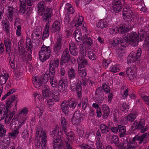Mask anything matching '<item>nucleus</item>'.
I'll return each mask as SVG.
<instances>
[{
    "instance_id": "nucleus-13",
    "label": "nucleus",
    "mask_w": 149,
    "mask_h": 149,
    "mask_svg": "<svg viewBox=\"0 0 149 149\" xmlns=\"http://www.w3.org/2000/svg\"><path fill=\"white\" fill-rule=\"evenodd\" d=\"M59 63V60L57 58L50 61L49 65V71L52 75H54L55 72V68L58 67Z\"/></svg>"
},
{
    "instance_id": "nucleus-23",
    "label": "nucleus",
    "mask_w": 149,
    "mask_h": 149,
    "mask_svg": "<svg viewBox=\"0 0 149 149\" xmlns=\"http://www.w3.org/2000/svg\"><path fill=\"white\" fill-rule=\"evenodd\" d=\"M61 123L63 130L66 134L68 131L69 127L68 123L64 117H62L61 119Z\"/></svg>"
},
{
    "instance_id": "nucleus-51",
    "label": "nucleus",
    "mask_w": 149,
    "mask_h": 149,
    "mask_svg": "<svg viewBox=\"0 0 149 149\" xmlns=\"http://www.w3.org/2000/svg\"><path fill=\"white\" fill-rule=\"evenodd\" d=\"M83 20V17L79 16L77 17V19L75 22V26L78 27L81 25Z\"/></svg>"
},
{
    "instance_id": "nucleus-32",
    "label": "nucleus",
    "mask_w": 149,
    "mask_h": 149,
    "mask_svg": "<svg viewBox=\"0 0 149 149\" xmlns=\"http://www.w3.org/2000/svg\"><path fill=\"white\" fill-rule=\"evenodd\" d=\"M108 23L104 19L100 20L97 24V27L101 29L104 28L108 26Z\"/></svg>"
},
{
    "instance_id": "nucleus-25",
    "label": "nucleus",
    "mask_w": 149,
    "mask_h": 149,
    "mask_svg": "<svg viewBox=\"0 0 149 149\" xmlns=\"http://www.w3.org/2000/svg\"><path fill=\"white\" fill-rule=\"evenodd\" d=\"M52 98L55 102H58L60 100V94L59 92L57 90L54 89L52 91Z\"/></svg>"
},
{
    "instance_id": "nucleus-8",
    "label": "nucleus",
    "mask_w": 149,
    "mask_h": 149,
    "mask_svg": "<svg viewBox=\"0 0 149 149\" xmlns=\"http://www.w3.org/2000/svg\"><path fill=\"white\" fill-rule=\"evenodd\" d=\"M36 130V136L37 137H39V140L41 141V146L42 149H45L47 143L46 132L44 130H43L40 126H39L37 127Z\"/></svg>"
},
{
    "instance_id": "nucleus-20",
    "label": "nucleus",
    "mask_w": 149,
    "mask_h": 149,
    "mask_svg": "<svg viewBox=\"0 0 149 149\" xmlns=\"http://www.w3.org/2000/svg\"><path fill=\"white\" fill-rule=\"evenodd\" d=\"M42 95L44 98H47L51 96L49 87L46 85H43L42 87Z\"/></svg>"
},
{
    "instance_id": "nucleus-12",
    "label": "nucleus",
    "mask_w": 149,
    "mask_h": 149,
    "mask_svg": "<svg viewBox=\"0 0 149 149\" xmlns=\"http://www.w3.org/2000/svg\"><path fill=\"white\" fill-rule=\"evenodd\" d=\"M83 115L79 111H76L73 115L72 123L74 125H78L83 120Z\"/></svg>"
},
{
    "instance_id": "nucleus-37",
    "label": "nucleus",
    "mask_w": 149,
    "mask_h": 149,
    "mask_svg": "<svg viewBox=\"0 0 149 149\" xmlns=\"http://www.w3.org/2000/svg\"><path fill=\"white\" fill-rule=\"evenodd\" d=\"M109 127L104 124H102L100 126V128L101 132L103 134H107L109 131Z\"/></svg>"
},
{
    "instance_id": "nucleus-56",
    "label": "nucleus",
    "mask_w": 149,
    "mask_h": 149,
    "mask_svg": "<svg viewBox=\"0 0 149 149\" xmlns=\"http://www.w3.org/2000/svg\"><path fill=\"white\" fill-rule=\"evenodd\" d=\"M67 103L70 107L72 108L73 109H74L76 105V103L74 99L69 100L68 102H67Z\"/></svg>"
},
{
    "instance_id": "nucleus-9",
    "label": "nucleus",
    "mask_w": 149,
    "mask_h": 149,
    "mask_svg": "<svg viewBox=\"0 0 149 149\" xmlns=\"http://www.w3.org/2000/svg\"><path fill=\"white\" fill-rule=\"evenodd\" d=\"M141 53L142 51L141 48L138 49L135 54H134V52H132L127 57V63L130 64L129 63L131 62L134 63L136 61H139Z\"/></svg>"
},
{
    "instance_id": "nucleus-53",
    "label": "nucleus",
    "mask_w": 149,
    "mask_h": 149,
    "mask_svg": "<svg viewBox=\"0 0 149 149\" xmlns=\"http://www.w3.org/2000/svg\"><path fill=\"white\" fill-rule=\"evenodd\" d=\"M51 77L49 82L52 86L53 87H56L58 84L57 80L53 77Z\"/></svg>"
},
{
    "instance_id": "nucleus-15",
    "label": "nucleus",
    "mask_w": 149,
    "mask_h": 149,
    "mask_svg": "<svg viewBox=\"0 0 149 149\" xmlns=\"http://www.w3.org/2000/svg\"><path fill=\"white\" fill-rule=\"evenodd\" d=\"M136 68L135 66L128 67L126 70V74L130 80H133L136 76Z\"/></svg>"
},
{
    "instance_id": "nucleus-39",
    "label": "nucleus",
    "mask_w": 149,
    "mask_h": 149,
    "mask_svg": "<svg viewBox=\"0 0 149 149\" xmlns=\"http://www.w3.org/2000/svg\"><path fill=\"white\" fill-rule=\"evenodd\" d=\"M136 112L131 113L126 117V119L128 121L132 122L136 119Z\"/></svg>"
},
{
    "instance_id": "nucleus-21",
    "label": "nucleus",
    "mask_w": 149,
    "mask_h": 149,
    "mask_svg": "<svg viewBox=\"0 0 149 149\" xmlns=\"http://www.w3.org/2000/svg\"><path fill=\"white\" fill-rule=\"evenodd\" d=\"M4 42L6 47V52L9 54L11 51V42L10 38H4Z\"/></svg>"
},
{
    "instance_id": "nucleus-38",
    "label": "nucleus",
    "mask_w": 149,
    "mask_h": 149,
    "mask_svg": "<svg viewBox=\"0 0 149 149\" xmlns=\"http://www.w3.org/2000/svg\"><path fill=\"white\" fill-rule=\"evenodd\" d=\"M68 75L70 79H73L75 78L76 76V72L73 68H71L68 69Z\"/></svg>"
},
{
    "instance_id": "nucleus-26",
    "label": "nucleus",
    "mask_w": 149,
    "mask_h": 149,
    "mask_svg": "<svg viewBox=\"0 0 149 149\" xmlns=\"http://www.w3.org/2000/svg\"><path fill=\"white\" fill-rule=\"evenodd\" d=\"M73 35L75 36V40L77 42H80L81 40L83 38L81 31L79 29H76L74 31Z\"/></svg>"
},
{
    "instance_id": "nucleus-44",
    "label": "nucleus",
    "mask_w": 149,
    "mask_h": 149,
    "mask_svg": "<svg viewBox=\"0 0 149 149\" xmlns=\"http://www.w3.org/2000/svg\"><path fill=\"white\" fill-rule=\"evenodd\" d=\"M82 149H95V147L93 144L91 143V144L83 143L80 146Z\"/></svg>"
},
{
    "instance_id": "nucleus-30",
    "label": "nucleus",
    "mask_w": 149,
    "mask_h": 149,
    "mask_svg": "<svg viewBox=\"0 0 149 149\" xmlns=\"http://www.w3.org/2000/svg\"><path fill=\"white\" fill-rule=\"evenodd\" d=\"M22 125V123H21L19 126L15 127L14 130H12V131L9 134L10 136L12 137H16L19 134V129L21 125Z\"/></svg>"
},
{
    "instance_id": "nucleus-36",
    "label": "nucleus",
    "mask_w": 149,
    "mask_h": 149,
    "mask_svg": "<svg viewBox=\"0 0 149 149\" xmlns=\"http://www.w3.org/2000/svg\"><path fill=\"white\" fill-rule=\"evenodd\" d=\"M65 9L70 14H73L75 12L74 8L69 3H67L65 4Z\"/></svg>"
},
{
    "instance_id": "nucleus-18",
    "label": "nucleus",
    "mask_w": 149,
    "mask_h": 149,
    "mask_svg": "<svg viewBox=\"0 0 149 149\" xmlns=\"http://www.w3.org/2000/svg\"><path fill=\"white\" fill-rule=\"evenodd\" d=\"M69 49L71 55L74 56L77 55L78 52L77 46L72 41L70 42L69 43Z\"/></svg>"
},
{
    "instance_id": "nucleus-1",
    "label": "nucleus",
    "mask_w": 149,
    "mask_h": 149,
    "mask_svg": "<svg viewBox=\"0 0 149 149\" xmlns=\"http://www.w3.org/2000/svg\"><path fill=\"white\" fill-rule=\"evenodd\" d=\"M45 2L42 1L38 3V11L39 15L42 17L43 22L50 20L53 16L52 10L50 8L47 7L45 6Z\"/></svg>"
},
{
    "instance_id": "nucleus-43",
    "label": "nucleus",
    "mask_w": 149,
    "mask_h": 149,
    "mask_svg": "<svg viewBox=\"0 0 149 149\" xmlns=\"http://www.w3.org/2000/svg\"><path fill=\"white\" fill-rule=\"evenodd\" d=\"M83 42L84 43H86L88 45H91L93 43L90 37H88L86 35L83 36Z\"/></svg>"
},
{
    "instance_id": "nucleus-27",
    "label": "nucleus",
    "mask_w": 149,
    "mask_h": 149,
    "mask_svg": "<svg viewBox=\"0 0 149 149\" xmlns=\"http://www.w3.org/2000/svg\"><path fill=\"white\" fill-rule=\"evenodd\" d=\"M9 77V75L6 73H1L0 75V83L3 85L5 84Z\"/></svg>"
},
{
    "instance_id": "nucleus-40",
    "label": "nucleus",
    "mask_w": 149,
    "mask_h": 149,
    "mask_svg": "<svg viewBox=\"0 0 149 149\" xmlns=\"http://www.w3.org/2000/svg\"><path fill=\"white\" fill-rule=\"evenodd\" d=\"M118 130L120 137H123L125 135L126 130L125 127L121 125H118Z\"/></svg>"
},
{
    "instance_id": "nucleus-63",
    "label": "nucleus",
    "mask_w": 149,
    "mask_h": 149,
    "mask_svg": "<svg viewBox=\"0 0 149 149\" xmlns=\"http://www.w3.org/2000/svg\"><path fill=\"white\" fill-rule=\"evenodd\" d=\"M22 136L23 139L25 140H27L29 136V133L28 130H24L22 133Z\"/></svg>"
},
{
    "instance_id": "nucleus-4",
    "label": "nucleus",
    "mask_w": 149,
    "mask_h": 149,
    "mask_svg": "<svg viewBox=\"0 0 149 149\" xmlns=\"http://www.w3.org/2000/svg\"><path fill=\"white\" fill-rule=\"evenodd\" d=\"M127 36V37H129V38L126 36H125L121 39L120 42L122 46H126L129 41L132 45L133 46H136L138 45V36L136 32H132L131 34H128Z\"/></svg>"
},
{
    "instance_id": "nucleus-5",
    "label": "nucleus",
    "mask_w": 149,
    "mask_h": 149,
    "mask_svg": "<svg viewBox=\"0 0 149 149\" xmlns=\"http://www.w3.org/2000/svg\"><path fill=\"white\" fill-rule=\"evenodd\" d=\"M15 97L14 95H13L12 97L9 99L6 102V110L4 107H0V120L4 119V117L8 113V108L11 106L15 105L16 107L17 105V101L15 100Z\"/></svg>"
},
{
    "instance_id": "nucleus-57",
    "label": "nucleus",
    "mask_w": 149,
    "mask_h": 149,
    "mask_svg": "<svg viewBox=\"0 0 149 149\" xmlns=\"http://www.w3.org/2000/svg\"><path fill=\"white\" fill-rule=\"evenodd\" d=\"M63 38L62 35L58 34L56 38V41L55 44L62 45V42Z\"/></svg>"
},
{
    "instance_id": "nucleus-58",
    "label": "nucleus",
    "mask_w": 149,
    "mask_h": 149,
    "mask_svg": "<svg viewBox=\"0 0 149 149\" xmlns=\"http://www.w3.org/2000/svg\"><path fill=\"white\" fill-rule=\"evenodd\" d=\"M86 47L84 46H82L80 47V50L79 55L82 56H86Z\"/></svg>"
},
{
    "instance_id": "nucleus-16",
    "label": "nucleus",
    "mask_w": 149,
    "mask_h": 149,
    "mask_svg": "<svg viewBox=\"0 0 149 149\" xmlns=\"http://www.w3.org/2000/svg\"><path fill=\"white\" fill-rule=\"evenodd\" d=\"M123 140H122V142L119 143L118 142L119 141V138L118 136L116 135H113L112 136L111 140L113 143L115 144L116 147L119 149H125L124 146H123V143L125 141H128L126 139H125L124 138H123Z\"/></svg>"
},
{
    "instance_id": "nucleus-59",
    "label": "nucleus",
    "mask_w": 149,
    "mask_h": 149,
    "mask_svg": "<svg viewBox=\"0 0 149 149\" xmlns=\"http://www.w3.org/2000/svg\"><path fill=\"white\" fill-rule=\"evenodd\" d=\"M0 136H2L5 135L6 132V129L4 128L3 125H0Z\"/></svg>"
},
{
    "instance_id": "nucleus-34",
    "label": "nucleus",
    "mask_w": 149,
    "mask_h": 149,
    "mask_svg": "<svg viewBox=\"0 0 149 149\" xmlns=\"http://www.w3.org/2000/svg\"><path fill=\"white\" fill-rule=\"evenodd\" d=\"M145 122L143 120H140L137 126V128L138 129H141V133H143L146 131L147 129V127L146 126H145Z\"/></svg>"
},
{
    "instance_id": "nucleus-28",
    "label": "nucleus",
    "mask_w": 149,
    "mask_h": 149,
    "mask_svg": "<svg viewBox=\"0 0 149 149\" xmlns=\"http://www.w3.org/2000/svg\"><path fill=\"white\" fill-rule=\"evenodd\" d=\"M77 82L76 86L75 89L77 91V95L78 97L80 98L81 97V93L82 92V87L79 83V79L77 80Z\"/></svg>"
},
{
    "instance_id": "nucleus-47",
    "label": "nucleus",
    "mask_w": 149,
    "mask_h": 149,
    "mask_svg": "<svg viewBox=\"0 0 149 149\" xmlns=\"http://www.w3.org/2000/svg\"><path fill=\"white\" fill-rule=\"evenodd\" d=\"M78 73L81 77H84L86 75V73L84 68H78Z\"/></svg>"
},
{
    "instance_id": "nucleus-24",
    "label": "nucleus",
    "mask_w": 149,
    "mask_h": 149,
    "mask_svg": "<svg viewBox=\"0 0 149 149\" xmlns=\"http://www.w3.org/2000/svg\"><path fill=\"white\" fill-rule=\"evenodd\" d=\"M10 141L9 138L3 139L0 141V148L1 149H6L9 146Z\"/></svg>"
},
{
    "instance_id": "nucleus-61",
    "label": "nucleus",
    "mask_w": 149,
    "mask_h": 149,
    "mask_svg": "<svg viewBox=\"0 0 149 149\" xmlns=\"http://www.w3.org/2000/svg\"><path fill=\"white\" fill-rule=\"evenodd\" d=\"M109 32L110 34H116L118 32V27L114 26L110 28L109 29Z\"/></svg>"
},
{
    "instance_id": "nucleus-35",
    "label": "nucleus",
    "mask_w": 149,
    "mask_h": 149,
    "mask_svg": "<svg viewBox=\"0 0 149 149\" xmlns=\"http://www.w3.org/2000/svg\"><path fill=\"white\" fill-rule=\"evenodd\" d=\"M102 88L104 92H105L106 93H109L110 91V87L107 86L106 84H104L101 87H100L97 89L96 90V93H98L99 92V91Z\"/></svg>"
},
{
    "instance_id": "nucleus-33",
    "label": "nucleus",
    "mask_w": 149,
    "mask_h": 149,
    "mask_svg": "<svg viewBox=\"0 0 149 149\" xmlns=\"http://www.w3.org/2000/svg\"><path fill=\"white\" fill-rule=\"evenodd\" d=\"M20 1V10L19 12L22 14L25 13L26 7V1L25 0H19Z\"/></svg>"
},
{
    "instance_id": "nucleus-55",
    "label": "nucleus",
    "mask_w": 149,
    "mask_h": 149,
    "mask_svg": "<svg viewBox=\"0 0 149 149\" xmlns=\"http://www.w3.org/2000/svg\"><path fill=\"white\" fill-rule=\"evenodd\" d=\"M120 108L121 110L126 113L128 111L129 106L126 103H123L122 105H121Z\"/></svg>"
},
{
    "instance_id": "nucleus-6",
    "label": "nucleus",
    "mask_w": 149,
    "mask_h": 149,
    "mask_svg": "<svg viewBox=\"0 0 149 149\" xmlns=\"http://www.w3.org/2000/svg\"><path fill=\"white\" fill-rule=\"evenodd\" d=\"M136 14L133 11V8L131 4H128L123 9V15L125 22H130Z\"/></svg>"
},
{
    "instance_id": "nucleus-52",
    "label": "nucleus",
    "mask_w": 149,
    "mask_h": 149,
    "mask_svg": "<svg viewBox=\"0 0 149 149\" xmlns=\"http://www.w3.org/2000/svg\"><path fill=\"white\" fill-rule=\"evenodd\" d=\"M14 113V112H12L9 114V115L8 114L6 115V117L5 119V123L6 124H8L9 122L11 120L13 116Z\"/></svg>"
},
{
    "instance_id": "nucleus-11",
    "label": "nucleus",
    "mask_w": 149,
    "mask_h": 149,
    "mask_svg": "<svg viewBox=\"0 0 149 149\" xmlns=\"http://www.w3.org/2000/svg\"><path fill=\"white\" fill-rule=\"evenodd\" d=\"M17 13V10L16 8L9 6L8 7L6 15L10 22H13L14 18L16 17V14Z\"/></svg>"
},
{
    "instance_id": "nucleus-22",
    "label": "nucleus",
    "mask_w": 149,
    "mask_h": 149,
    "mask_svg": "<svg viewBox=\"0 0 149 149\" xmlns=\"http://www.w3.org/2000/svg\"><path fill=\"white\" fill-rule=\"evenodd\" d=\"M61 29V24L59 22L55 21L53 24L52 26V31L53 33H58Z\"/></svg>"
},
{
    "instance_id": "nucleus-50",
    "label": "nucleus",
    "mask_w": 149,
    "mask_h": 149,
    "mask_svg": "<svg viewBox=\"0 0 149 149\" xmlns=\"http://www.w3.org/2000/svg\"><path fill=\"white\" fill-rule=\"evenodd\" d=\"M79 64L78 68H84L85 65H87L88 62L86 59L80 61H78Z\"/></svg>"
},
{
    "instance_id": "nucleus-31",
    "label": "nucleus",
    "mask_w": 149,
    "mask_h": 149,
    "mask_svg": "<svg viewBox=\"0 0 149 149\" xmlns=\"http://www.w3.org/2000/svg\"><path fill=\"white\" fill-rule=\"evenodd\" d=\"M130 26L128 24V27L127 28L126 26V25L124 24H121L120 25L119 27H118V32L123 33H125L127 32L128 31L129 29H130V28H129V26Z\"/></svg>"
},
{
    "instance_id": "nucleus-10",
    "label": "nucleus",
    "mask_w": 149,
    "mask_h": 149,
    "mask_svg": "<svg viewBox=\"0 0 149 149\" xmlns=\"http://www.w3.org/2000/svg\"><path fill=\"white\" fill-rule=\"evenodd\" d=\"M70 58V54L68 48H66L63 51L61 57L60 64L64 67H66L68 65V61Z\"/></svg>"
},
{
    "instance_id": "nucleus-54",
    "label": "nucleus",
    "mask_w": 149,
    "mask_h": 149,
    "mask_svg": "<svg viewBox=\"0 0 149 149\" xmlns=\"http://www.w3.org/2000/svg\"><path fill=\"white\" fill-rule=\"evenodd\" d=\"M33 96L36 104H38L40 103V98L41 97V95L37 93H36L33 94Z\"/></svg>"
},
{
    "instance_id": "nucleus-17",
    "label": "nucleus",
    "mask_w": 149,
    "mask_h": 149,
    "mask_svg": "<svg viewBox=\"0 0 149 149\" xmlns=\"http://www.w3.org/2000/svg\"><path fill=\"white\" fill-rule=\"evenodd\" d=\"M32 81L33 86L36 88L40 87L43 83L42 77L38 75H36L32 78Z\"/></svg>"
},
{
    "instance_id": "nucleus-42",
    "label": "nucleus",
    "mask_w": 149,
    "mask_h": 149,
    "mask_svg": "<svg viewBox=\"0 0 149 149\" xmlns=\"http://www.w3.org/2000/svg\"><path fill=\"white\" fill-rule=\"evenodd\" d=\"M96 146L97 149H103L102 138H97L96 142Z\"/></svg>"
},
{
    "instance_id": "nucleus-49",
    "label": "nucleus",
    "mask_w": 149,
    "mask_h": 149,
    "mask_svg": "<svg viewBox=\"0 0 149 149\" xmlns=\"http://www.w3.org/2000/svg\"><path fill=\"white\" fill-rule=\"evenodd\" d=\"M67 136V139H68V142H71L72 140H73L74 138V135L72 132H70L68 133H67V132L66 133H65Z\"/></svg>"
},
{
    "instance_id": "nucleus-45",
    "label": "nucleus",
    "mask_w": 149,
    "mask_h": 149,
    "mask_svg": "<svg viewBox=\"0 0 149 149\" xmlns=\"http://www.w3.org/2000/svg\"><path fill=\"white\" fill-rule=\"evenodd\" d=\"M50 73H51L50 72L48 73L46 72L44 75L41 76L43 78V81L44 83L47 82L49 79H50L51 77H54V75H52V76H50Z\"/></svg>"
},
{
    "instance_id": "nucleus-7",
    "label": "nucleus",
    "mask_w": 149,
    "mask_h": 149,
    "mask_svg": "<svg viewBox=\"0 0 149 149\" xmlns=\"http://www.w3.org/2000/svg\"><path fill=\"white\" fill-rule=\"evenodd\" d=\"M51 54L50 47L43 45L39 51L40 59L41 61L44 62L50 58Z\"/></svg>"
},
{
    "instance_id": "nucleus-60",
    "label": "nucleus",
    "mask_w": 149,
    "mask_h": 149,
    "mask_svg": "<svg viewBox=\"0 0 149 149\" xmlns=\"http://www.w3.org/2000/svg\"><path fill=\"white\" fill-rule=\"evenodd\" d=\"M62 45L55 44L54 49V52L55 54L59 53L61 51Z\"/></svg>"
},
{
    "instance_id": "nucleus-19",
    "label": "nucleus",
    "mask_w": 149,
    "mask_h": 149,
    "mask_svg": "<svg viewBox=\"0 0 149 149\" xmlns=\"http://www.w3.org/2000/svg\"><path fill=\"white\" fill-rule=\"evenodd\" d=\"M102 110L103 113L102 118L104 119H106L108 117L110 113L109 107L107 105L104 104L102 106Z\"/></svg>"
},
{
    "instance_id": "nucleus-41",
    "label": "nucleus",
    "mask_w": 149,
    "mask_h": 149,
    "mask_svg": "<svg viewBox=\"0 0 149 149\" xmlns=\"http://www.w3.org/2000/svg\"><path fill=\"white\" fill-rule=\"evenodd\" d=\"M26 46L28 48L27 51H29L30 53H31L33 47L31 40L29 38H28L26 39Z\"/></svg>"
},
{
    "instance_id": "nucleus-14",
    "label": "nucleus",
    "mask_w": 149,
    "mask_h": 149,
    "mask_svg": "<svg viewBox=\"0 0 149 149\" xmlns=\"http://www.w3.org/2000/svg\"><path fill=\"white\" fill-rule=\"evenodd\" d=\"M124 2L123 0H113L112 2V8L114 11L118 13L122 9V4Z\"/></svg>"
},
{
    "instance_id": "nucleus-62",
    "label": "nucleus",
    "mask_w": 149,
    "mask_h": 149,
    "mask_svg": "<svg viewBox=\"0 0 149 149\" xmlns=\"http://www.w3.org/2000/svg\"><path fill=\"white\" fill-rule=\"evenodd\" d=\"M145 42L143 45V49L146 51L149 50V40H145Z\"/></svg>"
},
{
    "instance_id": "nucleus-3",
    "label": "nucleus",
    "mask_w": 149,
    "mask_h": 149,
    "mask_svg": "<svg viewBox=\"0 0 149 149\" xmlns=\"http://www.w3.org/2000/svg\"><path fill=\"white\" fill-rule=\"evenodd\" d=\"M62 132L61 129L57 126H56L52 131L51 136L53 140V146L54 149H60L62 141L61 135Z\"/></svg>"
},
{
    "instance_id": "nucleus-64",
    "label": "nucleus",
    "mask_w": 149,
    "mask_h": 149,
    "mask_svg": "<svg viewBox=\"0 0 149 149\" xmlns=\"http://www.w3.org/2000/svg\"><path fill=\"white\" fill-rule=\"evenodd\" d=\"M88 57L90 59L93 60L96 59V56L95 55L92 51H91L88 52Z\"/></svg>"
},
{
    "instance_id": "nucleus-48",
    "label": "nucleus",
    "mask_w": 149,
    "mask_h": 149,
    "mask_svg": "<svg viewBox=\"0 0 149 149\" xmlns=\"http://www.w3.org/2000/svg\"><path fill=\"white\" fill-rule=\"evenodd\" d=\"M110 70L113 73H116L120 71L119 66L118 65H112L110 68Z\"/></svg>"
},
{
    "instance_id": "nucleus-29",
    "label": "nucleus",
    "mask_w": 149,
    "mask_h": 149,
    "mask_svg": "<svg viewBox=\"0 0 149 149\" xmlns=\"http://www.w3.org/2000/svg\"><path fill=\"white\" fill-rule=\"evenodd\" d=\"M68 106L67 102L65 100L63 101L61 103V109L65 114H68L69 112Z\"/></svg>"
},
{
    "instance_id": "nucleus-2",
    "label": "nucleus",
    "mask_w": 149,
    "mask_h": 149,
    "mask_svg": "<svg viewBox=\"0 0 149 149\" xmlns=\"http://www.w3.org/2000/svg\"><path fill=\"white\" fill-rule=\"evenodd\" d=\"M147 134V133H145L141 136L136 135L129 142L128 141H124L123 146L125 149L127 148V149H134L138 143L141 144L143 142L145 141Z\"/></svg>"
},
{
    "instance_id": "nucleus-46",
    "label": "nucleus",
    "mask_w": 149,
    "mask_h": 149,
    "mask_svg": "<svg viewBox=\"0 0 149 149\" xmlns=\"http://www.w3.org/2000/svg\"><path fill=\"white\" fill-rule=\"evenodd\" d=\"M58 87L62 90L63 92H64V91L67 90V84L63 83L62 81H60L59 83Z\"/></svg>"
}]
</instances>
